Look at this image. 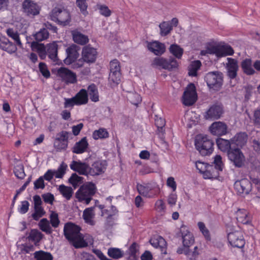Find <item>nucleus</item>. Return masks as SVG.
<instances>
[{
	"label": "nucleus",
	"instance_id": "nucleus-21",
	"mask_svg": "<svg viewBox=\"0 0 260 260\" xmlns=\"http://www.w3.org/2000/svg\"><path fill=\"white\" fill-rule=\"evenodd\" d=\"M228 62L226 63L225 68L227 71L228 76L231 79H234L237 75L239 69L238 61L234 58H227Z\"/></svg>",
	"mask_w": 260,
	"mask_h": 260
},
{
	"label": "nucleus",
	"instance_id": "nucleus-7",
	"mask_svg": "<svg viewBox=\"0 0 260 260\" xmlns=\"http://www.w3.org/2000/svg\"><path fill=\"white\" fill-rule=\"evenodd\" d=\"M228 158L231 163L237 168L243 166L245 162V157L239 148H233L228 151Z\"/></svg>",
	"mask_w": 260,
	"mask_h": 260
},
{
	"label": "nucleus",
	"instance_id": "nucleus-54",
	"mask_svg": "<svg viewBox=\"0 0 260 260\" xmlns=\"http://www.w3.org/2000/svg\"><path fill=\"white\" fill-rule=\"evenodd\" d=\"M121 78L120 72H110L109 77V80L110 82L113 83L114 84L117 85L120 81Z\"/></svg>",
	"mask_w": 260,
	"mask_h": 260
},
{
	"label": "nucleus",
	"instance_id": "nucleus-50",
	"mask_svg": "<svg viewBox=\"0 0 260 260\" xmlns=\"http://www.w3.org/2000/svg\"><path fill=\"white\" fill-rule=\"evenodd\" d=\"M36 260H52V255L48 252L43 251H36L34 253Z\"/></svg>",
	"mask_w": 260,
	"mask_h": 260
},
{
	"label": "nucleus",
	"instance_id": "nucleus-45",
	"mask_svg": "<svg viewBox=\"0 0 260 260\" xmlns=\"http://www.w3.org/2000/svg\"><path fill=\"white\" fill-rule=\"evenodd\" d=\"M6 32L7 35L15 41L17 45L20 48L22 47V44L20 40L19 35L16 31L14 30L12 28H8L7 29Z\"/></svg>",
	"mask_w": 260,
	"mask_h": 260
},
{
	"label": "nucleus",
	"instance_id": "nucleus-18",
	"mask_svg": "<svg viewBox=\"0 0 260 260\" xmlns=\"http://www.w3.org/2000/svg\"><path fill=\"white\" fill-rule=\"evenodd\" d=\"M97 51L96 49L89 46L83 48L82 51V59L87 63L94 62L96 58Z\"/></svg>",
	"mask_w": 260,
	"mask_h": 260
},
{
	"label": "nucleus",
	"instance_id": "nucleus-19",
	"mask_svg": "<svg viewBox=\"0 0 260 260\" xmlns=\"http://www.w3.org/2000/svg\"><path fill=\"white\" fill-rule=\"evenodd\" d=\"M223 112L222 107L217 104H215L209 107L205 113L204 117L206 119L214 120L220 117Z\"/></svg>",
	"mask_w": 260,
	"mask_h": 260
},
{
	"label": "nucleus",
	"instance_id": "nucleus-1",
	"mask_svg": "<svg viewBox=\"0 0 260 260\" xmlns=\"http://www.w3.org/2000/svg\"><path fill=\"white\" fill-rule=\"evenodd\" d=\"M80 228L72 223L64 224L63 232L66 238L76 248L85 247L88 245L83 235L80 233Z\"/></svg>",
	"mask_w": 260,
	"mask_h": 260
},
{
	"label": "nucleus",
	"instance_id": "nucleus-39",
	"mask_svg": "<svg viewBox=\"0 0 260 260\" xmlns=\"http://www.w3.org/2000/svg\"><path fill=\"white\" fill-rule=\"evenodd\" d=\"M49 221L46 218L42 219L39 223V226L40 229L47 234H50L52 233L53 230L50 225Z\"/></svg>",
	"mask_w": 260,
	"mask_h": 260
},
{
	"label": "nucleus",
	"instance_id": "nucleus-2",
	"mask_svg": "<svg viewBox=\"0 0 260 260\" xmlns=\"http://www.w3.org/2000/svg\"><path fill=\"white\" fill-rule=\"evenodd\" d=\"M194 145L197 150L202 155H209L213 151L214 143L206 135H197L195 139Z\"/></svg>",
	"mask_w": 260,
	"mask_h": 260
},
{
	"label": "nucleus",
	"instance_id": "nucleus-27",
	"mask_svg": "<svg viewBox=\"0 0 260 260\" xmlns=\"http://www.w3.org/2000/svg\"><path fill=\"white\" fill-rule=\"evenodd\" d=\"M150 243L154 247L160 248L161 252L166 253V242L159 236H155L151 238Z\"/></svg>",
	"mask_w": 260,
	"mask_h": 260
},
{
	"label": "nucleus",
	"instance_id": "nucleus-43",
	"mask_svg": "<svg viewBox=\"0 0 260 260\" xmlns=\"http://www.w3.org/2000/svg\"><path fill=\"white\" fill-rule=\"evenodd\" d=\"M201 66V62L199 60L192 61L188 67V74L190 76H196L197 71Z\"/></svg>",
	"mask_w": 260,
	"mask_h": 260
},
{
	"label": "nucleus",
	"instance_id": "nucleus-58",
	"mask_svg": "<svg viewBox=\"0 0 260 260\" xmlns=\"http://www.w3.org/2000/svg\"><path fill=\"white\" fill-rule=\"evenodd\" d=\"M198 226L200 231L202 232V234L204 235L206 239L207 240H210V236L209 234V231L206 228L205 224L203 222H199L198 223Z\"/></svg>",
	"mask_w": 260,
	"mask_h": 260
},
{
	"label": "nucleus",
	"instance_id": "nucleus-36",
	"mask_svg": "<svg viewBox=\"0 0 260 260\" xmlns=\"http://www.w3.org/2000/svg\"><path fill=\"white\" fill-rule=\"evenodd\" d=\"M57 49L58 45L56 42H54L47 46V52L49 57L54 61L57 58Z\"/></svg>",
	"mask_w": 260,
	"mask_h": 260
},
{
	"label": "nucleus",
	"instance_id": "nucleus-5",
	"mask_svg": "<svg viewBox=\"0 0 260 260\" xmlns=\"http://www.w3.org/2000/svg\"><path fill=\"white\" fill-rule=\"evenodd\" d=\"M151 66L154 68L171 71L177 69L179 63L173 58L167 59L162 57H156L152 60Z\"/></svg>",
	"mask_w": 260,
	"mask_h": 260
},
{
	"label": "nucleus",
	"instance_id": "nucleus-37",
	"mask_svg": "<svg viewBox=\"0 0 260 260\" xmlns=\"http://www.w3.org/2000/svg\"><path fill=\"white\" fill-rule=\"evenodd\" d=\"M213 164L214 168L212 171H214L217 174V177L219 175V171H222L224 168V164L222 160V157L220 155H216L214 157Z\"/></svg>",
	"mask_w": 260,
	"mask_h": 260
},
{
	"label": "nucleus",
	"instance_id": "nucleus-33",
	"mask_svg": "<svg viewBox=\"0 0 260 260\" xmlns=\"http://www.w3.org/2000/svg\"><path fill=\"white\" fill-rule=\"evenodd\" d=\"M72 34L74 41L77 44L83 45L88 42V37L78 31H73Z\"/></svg>",
	"mask_w": 260,
	"mask_h": 260
},
{
	"label": "nucleus",
	"instance_id": "nucleus-30",
	"mask_svg": "<svg viewBox=\"0 0 260 260\" xmlns=\"http://www.w3.org/2000/svg\"><path fill=\"white\" fill-rule=\"evenodd\" d=\"M88 146L86 137L83 138L80 141L76 143L72 148V152L76 154H81L86 151Z\"/></svg>",
	"mask_w": 260,
	"mask_h": 260
},
{
	"label": "nucleus",
	"instance_id": "nucleus-56",
	"mask_svg": "<svg viewBox=\"0 0 260 260\" xmlns=\"http://www.w3.org/2000/svg\"><path fill=\"white\" fill-rule=\"evenodd\" d=\"M97 8L99 10L100 13L106 17H109L111 15V11L109 9L108 6L105 5L98 4L97 5Z\"/></svg>",
	"mask_w": 260,
	"mask_h": 260
},
{
	"label": "nucleus",
	"instance_id": "nucleus-62",
	"mask_svg": "<svg viewBox=\"0 0 260 260\" xmlns=\"http://www.w3.org/2000/svg\"><path fill=\"white\" fill-rule=\"evenodd\" d=\"M54 146L58 151L65 150L68 147V143L59 140H55Z\"/></svg>",
	"mask_w": 260,
	"mask_h": 260
},
{
	"label": "nucleus",
	"instance_id": "nucleus-13",
	"mask_svg": "<svg viewBox=\"0 0 260 260\" xmlns=\"http://www.w3.org/2000/svg\"><path fill=\"white\" fill-rule=\"evenodd\" d=\"M70 167L73 171L77 172L81 175L89 176V165L81 160H73L70 165Z\"/></svg>",
	"mask_w": 260,
	"mask_h": 260
},
{
	"label": "nucleus",
	"instance_id": "nucleus-41",
	"mask_svg": "<svg viewBox=\"0 0 260 260\" xmlns=\"http://www.w3.org/2000/svg\"><path fill=\"white\" fill-rule=\"evenodd\" d=\"M170 53L176 58L180 59L183 53V49L177 44H172L169 48Z\"/></svg>",
	"mask_w": 260,
	"mask_h": 260
},
{
	"label": "nucleus",
	"instance_id": "nucleus-63",
	"mask_svg": "<svg viewBox=\"0 0 260 260\" xmlns=\"http://www.w3.org/2000/svg\"><path fill=\"white\" fill-rule=\"evenodd\" d=\"M167 186L171 188L173 192H175L177 189V183L175 181V179L173 177L168 178L166 181Z\"/></svg>",
	"mask_w": 260,
	"mask_h": 260
},
{
	"label": "nucleus",
	"instance_id": "nucleus-12",
	"mask_svg": "<svg viewBox=\"0 0 260 260\" xmlns=\"http://www.w3.org/2000/svg\"><path fill=\"white\" fill-rule=\"evenodd\" d=\"M197 99V95L194 84H190L186 87L182 98L183 104L190 106L193 104Z\"/></svg>",
	"mask_w": 260,
	"mask_h": 260
},
{
	"label": "nucleus",
	"instance_id": "nucleus-44",
	"mask_svg": "<svg viewBox=\"0 0 260 260\" xmlns=\"http://www.w3.org/2000/svg\"><path fill=\"white\" fill-rule=\"evenodd\" d=\"M92 137L94 140L106 139L109 137V133L106 129L100 128L93 132Z\"/></svg>",
	"mask_w": 260,
	"mask_h": 260
},
{
	"label": "nucleus",
	"instance_id": "nucleus-28",
	"mask_svg": "<svg viewBox=\"0 0 260 260\" xmlns=\"http://www.w3.org/2000/svg\"><path fill=\"white\" fill-rule=\"evenodd\" d=\"M247 138V135L245 133H238L231 139V143L233 146H237L242 147L246 143Z\"/></svg>",
	"mask_w": 260,
	"mask_h": 260
},
{
	"label": "nucleus",
	"instance_id": "nucleus-4",
	"mask_svg": "<svg viewBox=\"0 0 260 260\" xmlns=\"http://www.w3.org/2000/svg\"><path fill=\"white\" fill-rule=\"evenodd\" d=\"M234 53L233 48L228 45H209L205 50L201 51L202 55L207 54H214L217 57L231 55Z\"/></svg>",
	"mask_w": 260,
	"mask_h": 260
},
{
	"label": "nucleus",
	"instance_id": "nucleus-22",
	"mask_svg": "<svg viewBox=\"0 0 260 260\" xmlns=\"http://www.w3.org/2000/svg\"><path fill=\"white\" fill-rule=\"evenodd\" d=\"M147 47L149 51L155 55H161L166 51V47L163 43L158 41L147 42Z\"/></svg>",
	"mask_w": 260,
	"mask_h": 260
},
{
	"label": "nucleus",
	"instance_id": "nucleus-60",
	"mask_svg": "<svg viewBox=\"0 0 260 260\" xmlns=\"http://www.w3.org/2000/svg\"><path fill=\"white\" fill-rule=\"evenodd\" d=\"M29 203L27 201L21 202L20 205L18 207V211L21 214L26 213L29 209Z\"/></svg>",
	"mask_w": 260,
	"mask_h": 260
},
{
	"label": "nucleus",
	"instance_id": "nucleus-17",
	"mask_svg": "<svg viewBox=\"0 0 260 260\" xmlns=\"http://www.w3.org/2000/svg\"><path fill=\"white\" fill-rule=\"evenodd\" d=\"M234 187L237 192L241 195L248 194L251 190V184L247 179L237 181L234 184Z\"/></svg>",
	"mask_w": 260,
	"mask_h": 260
},
{
	"label": "nucleus",
	"instance_id": "nucleus-14",
	"mask_svg": "<svg viewBox=\"0 0 260 260\" xmlns=\"http://www.w3.org/2000/svg\"><path fill=\"white\" fill-rule=\"evenodd\" d=\"M228 239L230 244L235 247L242 248L245 243L242 233L240 231H235L229 233Z\"/></svg>",
	"mask_w": 260,
	"mask_h": 260
},
{
	"label": "nucleus",
	"instance_id": "nucleus-26",
	"mask_svg": "<svg viewBox=\"0 0 260 260\" xmlns=\"http://www.w3.org/2000/svg\"><path fill=\"white\" fill-rule=\"evenodd\" d=\"M0 48L7 51L9 54H12L16 52L17 48L15 45L10 42L6 38L0 39Z\"/></svg>",
	"mask_w": 260,
	"mask_h": 260
},
{
	"label": "nucleus",
	"instance_id": "nucleus-8",
	"mask_svg": "<svg viewBox=\"0 0 260 260\" xmlns=\"http://www.w3.org/2000/svg\"><path fill=\"white\" fill-rule=\"evenodd\" d=\"M50 17L53 21L58 22L63 25L68 24L71 19L70 15L68 11L57 7L52 10Z\"/></svg>",
	"mask_w": 260,
	"mask_h": 260
},
{
	"label": "nucleus",
	"instance_id": "nucleus-49",
	"mask_svg": "<svg viewBox=\"0 0 260 260\" xmlns=\"http://www.w3.org/2000/svg\"><path fill=\"white\" fill-rule=\"evenodd\" d=\"M128 100L133 105L137 106L142 101L140 94L136 92H129L127 95Z\"/></svg>",
	"mask_w": 260,
	"mask_h": 260
},
{
	"label": "nucleus",
	"instance_id": "nucleus-25",
	"mask_svg": "<svg viewBox=\"0 0 260 260\" xmlns=\"http://www.w3.org/2000/svg\"><path fill=\"white\" fill-rule=\"evenodd\" d=\"M117 213L116 208L112 206L110 210H104L102 211V216L106 218V224L108 226H112L115 220L114 216Z\"/></svg>",
	"mask_w": 260,
	"mask_h": 260
},
{
	"label": "nucleus",
	"instance_id": "nucleus-3",
	"mask_svg": "<svg viewBox=\"0 0 260 260\" xmlns=\"http://www.w3.org/2000/svg\"><path fill=\"white\" fill-rule=\"evenodd\" d=\"M96 191V187L92 182H88L81 186L76 192V197L80 202L89 204Z\"/></svg>",
	"mask_w": 260,
	"mask_h": 260
},
{
	"label": "nucleus",
	"instance_id": "nucleus-24",
	"mask_svg": "<svg viewBox=\"0 0 260 260\" xmlns=\"http://www.w3.org/2000/svg\"><path fill=\"white\" fill-rule=\"evenodd\" d=\"M66 52L67 57L64 60V62L67 65L73 63V61L76 60L79 57L77 47L76 45H73L68 47L66 50Z\"/></svg>",
	"mask_w": 260,
	"mask_h": 260
},
{
	"label": "nucleus",
	"instance_id": "nucleus-64",
	"mask_svg": "<svg viewBox=\"0 0 260 260\" xmlns=\"http://www.w3.org/2000/svg\"><path fill=\"white\" fill-rule=\"evenodd\" d=\"M252 120L255 125L260 126V108L254 110Z\"/></svg>",
	"mask_w": 260,
	"mask_h": 260
},
{
	"label": "nucleus",
	"instance_id": "nucleus-38",
	"mask_svg": "<svg viewBox=\"0 0 260 260\" xmlns=\"http://www.w3.org/2000/svg\"><path fill=\"white\" fill-rule=\"evenodd\" d=\"M107 254L110 257L118 259L123 256L124 252L121 249L111 247L108 249Z\"/></svg>",
	"mask_w": 260,
	"mask_h": 260
},
{
	"label": "nucleus",
	"instance_id": "nucleus-40",
	"mask_svg": "<svg viewBox=\"0 0 260 260\" xmlns=\"http://www.w3.org/2000/svg\"><path fill=\"white\" fill-rule=\"evenodd\" d=\"M88 95L92 102H96L99 101V97L98 88L96 86L92 84L90 85L87 88Z\"/></svg>",
	"mask_w": 260,
	"mask_h": 260
},
{
	"label": "nucleus",
	"instance_id": "nucleus-35",
	"mask_svg": "<svg viewBox=\"0 0 260 260\" xmlns=\"http://www.w3.org/2000/svg\"><path fill=\"white\" fill-rule=\"evenodd\" d=\"M237 219L238 222L243 224H247L250 221V217L248 215V212L244 209H240L236 213Z\"/></svg>",
	"mask_w": 260,
	"mask_h": 260
},
{
	"label": "nucleus",
	"instance_id": "nucleus-52",
	"mask_svg": "<svg viewBox=\"0 0 260 260\" xmlns=\"http://www.w3.org/2000/svg\"><path fill=\"white\" fill-rule=\"evenodd\" d=\"M82 179L83 178L82 177L78 176L76 173H73L70 178L69 181L72 186L74 188H76L82 183Z\"/></svg>",
	"mask_w": 260,
	"mask_h": 260
},
{
	"label": "nucleus",
	"instance_id": "nucleus-11",
	"mask_svg": "<svg viewBox=\"0 0 260 260\" xmlns=\"http://www.w3.org/2000/svg\"><path fill=\"white\" fill-rule=\"evenodd\" d=\"M196 168L199 170V172L202 173L205 179H213L217 177V174L213 170L212 166L201 161L196 162Z\"/></svg>",
	"mask_w": 260,
	"mask_h": 260
},
{
	"label": "nucleus",
	"instance_id": "nucleus-6",
	"mask_svg": "<svg viewBox=\"0 0 260 260\" xmlns=\"http://www.w3.org/2000/svg\"><path fill=\"white\" fill-rule=\"evenodd\" d=\"M137 189L143 196L153 198L157 195L160 188L156 183L153 182L147 184H138Z\"/></svg>",
	"mask_w": 260,
	"mask_h": 260
},
{
	"label": "nucleus",
	"instance_id": "nucleus-55",
	"mask_svg": "<svg viewBox=\"0 0 260 260\" xmlns=\"http://www.w3.org/2000/svg\"><path fill=\"white\" fill-rule=\"evenodd\" d=\"M67 168V165L62 162L56 171H53V173H54V176L56 178H61L65 174Z\"/></svg>",
	"mask_w": 260,
	"mask_h": 260
},
{
	"label": "nucleus",
	"instance_id": "nucleus-53",
	"mask_svg": "<svg viewBox=\"0 0 260 260\" xmlns=\"http://www.w3.org/2000/svg\"><path fill=\"white\" fill-rule=\"evenodd\" d=\"M49 33L46 29L43 28L37 32L35 35V39L38 41H42L48 38Z\"/></svg>",
	"mask_w": 260,
	"mask_h": 260
},
{
	"label": "nucleus",
	"instance_id": "nucleus-15",
	"mask_svg": "<svg viewBox=\"0 0 260 260\" xmlns=\"http://www.w3.org/2000/svg\"><path fill=\"white\" fill-rule=\"evenodd\" d=\"M22 10L27 16H35L39 14L40 8L34 1L25 0L22 3Z\"/></svg>",
	"mask_w": 260,
	"mask_h": 260
},
{
	"label": "nucleus",
	"instance_id": "nucleus-10",
	"mask_svg": "<svg viewBox=\"0 0 260 260\" xmlns=\"http://www.w3.org/2000/svg\"><path fill=\"white\" fill-rule=\"evenodd\" d=\"M183 247L178 248L177 252L178 254L184 253L185 255L189 254V247L194 242V239L192 233L186 230L182 232Z\"/></svg>",
	"mask_w": 260,
	"mask_h": 260
},
{
	"label": "nucleus",
	"instance_id": "nucleus-51",
	"mask_svg": "<svg viewBox=\"0 0 260 260\" xmlns=\"http://www.w3.org/2000/svg\"><path fill=\"white\" fill-rule=\"evenodd\" d=\"M50 223L54 228H57L60 223L58 214L54 211H51L49 216Z\"/></svg>",
	"mask_w": 260,
	"mask_h": 260
},
{
	"label": "nucleus",
	"instance_id": "nucleus-9",
	"mask_svg": "<svg viewBox=\"0 0 260 260\" xmlns=\"http://www.w3.org/2000/svg\"><path fill=\"white\" fill-rule=\"evenodd\" d=\"M205 80L210 88L218 90L222 84V74L219 72H209L206 75Z\"/></svg>",
	"mask_w": 260,
	"mask_h": 260
},
{
	"label": "nucleus",
	"instance_id": "nucleus-48",
	"mask_svg": "<svg viewBox=\"0 0 260 260\" xmlns=\"http://www.w3.org/2000/svg\"><path fill=\"white\" fill-rule=\"evenodd\" d=\"M59 191L67 200H70L72 196L73 189L71 187H68L64 185H61L58 188Z\"/></svg>",
	"mask_w": 260,
	"mask_h": 260
},
{
	"label": "nucleus",
	"instance_id": "nucleus-16",
	"mask_svg": "<svg viewBox=\"0 0 260 260\" xmlns=\"http://www.w3.org/2000/svg\"><path fill=\"white\" fill-rule=\"evenodd\" d=\"M57 75L68 83H74L77 81L76 74L66 68H60L57 70Z\"/></svg>",
	"mask_w": 260,
	"mask_h": 260
},
{
	"label": "nucleus",
	"instance_id": "nucleus-32",
	"mask_svg": "<svg viewBox=\"0 0 260 260\" xmlns=\"http://www.w3.org/2000/svg\"><path fill=\"white\" fill-rule=\"evenodd\" d=\"M77 105L86 104L88 102V94L84 89H81L74 96Z\"/></svg>",
	"mask_w": 260,
	"mask_h": 260
},
{
	"label": "nucleus",
	"instance_id": "nucleus-47",
	"mask_svg": "<svg viewBox=\"0 0 260 260\" xmlns=\"http://www.w3.org/2000/svg\"><path fill=\"white\" fill-rule=\"evenodd\" d=\"M43 237L42 234L37 230H32L30 232L28 238L35 244L39 242Z\"/></svg>",
	"mask_w": 260,
	"mask_h": 260
},
{
	"label": "nucleus",
	"instance_id": "nucleus-59",
	"mask_svg": "<svg viewBox=\"0 0 260 260\" xmlns=\"http://www.w3.org/2000/svg\"><path fill=\"white\" fill-rule=\"evenodd\" d=\"M35 213L32 214L33 218L38 220L40 217L44 215L45 211L42 206L34 207Z\"/></svg>",
	"mask_w": 260,
	"mask_h": 260
},
{
	"label": "nucleus",
	"instance_id": "nucleus-46",
	"mask_svg": "<svg viewBox=\"0 0 260 260\" xmlns=\"http://www.w3.org/2000/svg\"><path fill=\"white\" fill-rule=\"evenodd\" d=\"M154 210L160 215L165 214L166 210V206L163 200L158 199L155 202Z\"/></svg>",
	"mask_w": 260,
	"mask_h": 260
},
{
	"label": "nucleus",
	"instance_id": "nucleus-57",
	"mask_svg": "<svg viewBox=\"0 0 260 260\" xmlns=\"http://www.w3.org/2000/svg\"><path fill=\"white\" fill-rule=\"evenodd\" d=\"M15 176L19 179H23L25 176V174L24 171V167L22 165H17L14 169V171Z\"/></svg>",
	"mask_w": 260,
	"mask_h": 260
},
{
	"label": "nucleus",
	"instance_id": "nucleus-20",
	"mask_svg": "<svg viewBox=\"0 0 260 260\" xmlns=\"http://www.w3.org/2000/svg\"><path fill=\"white\" fill-rule=\"evenodd\" d=\"M107 162L105 160H96L89 166V176H98L104 173L107 168Z\"/></svg>",
	"mask_w": 260,
	"mask_h": 260
},
{
	"label": "nucleus",
	"instance_id": "nucleus-61",
	"mask_svg": "<svg viewBox=\"0 0 260 260\" xmlns=\"http://www.w3.org/2000/svg\"><path fill=\"white\" fill-rule=\"evenodd\" d=\"M76 5L84 15L87 14V4L86 0H76Z\"/></svg>",
	"mask_w": 260,
	"mask_h": 260
},
{
	"label": "nucleus",
	"instance_id": "nucleus-42",
	"mask_svg": "<svg viewBox=\"0 0 260 260\" xmlns=\"http://www.w3.org/2000/svg\"><path fill=\"white\" fill-rule=\"evenodd\" d=\"M161 36H166L168 35L172 30V26L170 21H164L159 25Z\"/></svg>",
	"mask_w": 260,
	"mask_h": 260
},
{
	"label": "nucleus",
	"instance_id": "nucleus-34",
	"mask_svg": "<svg viewBox=\"0 0 260 260\" xmlns=\"http://www.w3.org/2000/svg\"><path fill=\"white\" fill-rule=\"evenodd\" d=\"M241 67L243 72L247 75H253L255 73L251 59L246 58L243 60L241 62Z\"/></svg>",
	"mask_w": 260,
	"mask_h": 260
},
{
	"label": "nucleus",
	"instance_id": "nucleus-29",
	"mask_svg": "<svg viewBox=\"0 0 260 260\" xmlns=\"http://www.w3.org/2000/svg\"><path fill=\"white\" fill-rule=\"evenodd\" d=\"M94 207H89L86 208L83 212V218L85 222L90 225H94L95 222L94 220L95 213L94 211Z\"/></svg>",
	"mask_w": 260,
	"mask_h": 260
},
{
	"label": "nucleus",
	"instance_id": "nucleus-31",
	"mask_svg": "<svg viewBox=\"0 0 260 260\" xmlns=\"http://www.w3.org/2000/svg\"><path fill=\"white\" fill-rule=\"evenodd\" d=\"M216 144L218 148L223 152H228L232 148L233 144L231 143V139L230 141L223 139L222 138L217 139L216 140Z\"/></svg>",
	"mask_w": 260,
	"mask_h": 260
},
{
	"label": "nucleus",
	"instance_id": "nucleus-23",
	"mask_svg": "<svg viewBox=\"0 0 260 260\" xmlns=\"http://www.w3.org/2000/svg\"><path fill=\"white\" fill-rule=\"evenodd\" d=\"M227 125L220 121L213 123L210 127V131L213 135L222 136L227 133Z\"/></svg>",
	"mask_w": 260,
	"mask_h": 260
}]
</instances>
